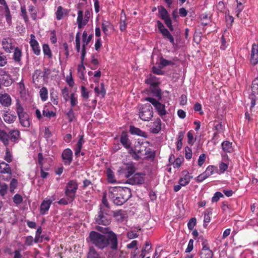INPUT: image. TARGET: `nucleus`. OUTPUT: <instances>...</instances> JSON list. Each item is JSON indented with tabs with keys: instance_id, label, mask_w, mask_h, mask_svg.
Listing matches in <instances>:
<instances>
[{
	"instance_id": "obj_34",
	"label": "nucleus",
	"mask_w": 258,
	"mask_h": 258,
	"mask_svg": "<svg viewBox=\"0 0 258 258\" xmlns=\"http://www.w3.org/2000/svg\"><path fill=\"white\" fill-rule=\"evenodd\" d=\"M40 96L42 101H45L48 98V91L46 87H42L39 91Z\"/></svg>"
},
{
	"instance_id": "obj_9",
	"label": "nucleus",
	"mask_w": 258,
	"mask_h": 258,
	"mask_svg": "<svg viewBox=\"0 0 258 258\" xmlns=\"http://www.w3.org/2000/svg\"><path fill=\"white\" fill-rule=\"evenodd\" d=\"M126 181V183L132 185L141 184L144 182V174L136 173L133 175L131 177Z\"/></svg>"
},
{
	"instance_id": "obj_48",
	"label": "nucleus",
	"mask_w": 258,
	"mask_h": 258,
	"mask_svg": "<svg viewBox=\"0 0 258 258\" xmlns=\"http://www.w3.org/2000/svg\"><path fill=\"white\" fill-rule=\"evenodd\" d=\"M43 115L50 118L52 116H54L55 115V113L52 111H50L46 108L43 110Z\"/></svg>"
},
{
	"instance_id": "obj_5",
	"label": "nucleus",
	"mask_w": 258,
	"mask_h": 258,
	"mask_svg": "<svg viewBox=\"0 0 258 258\" xmlns=\"http://www.w3.org/2000/svg\"><path fill=\"white\" fill-rule=\"evenodd\" d=\"M78 187V184L74 180H71L68 183L66 187L65 194L69 203L74 201Z\"/></svg>"
},
{
	"instance_id": "obj_11",
	"label": "nucleus",
	"mask_w": 258,
	"mask_h": 258,
	"mask_svg": "<svg viewBox=\"0 0 258 258\" xmlns=\"http://www.w3.org/2000/svg\"><path fill=\"white\" fill-rule=\"evenodd\" d=\"M30 44L31 46L33 52L37 55L40 53V49L37 41L35 39V36L34 34H31Z\"/></svg>"
},
{
	"instance_id": "obj_18",
	"label": "nucleus",
	"mask_w": 258,
	"mask_h": 258,
	"mask_svg": "<svg viewBox=\"0 0 258 258\" xmlns=\"http://www.w3.org/2000/svg\"><path fill=\"white\" fill-rule=\"evenodd\" d=\"M161 129V121L157 118L153 123V126L150 128V132L154 134H157Z\"/></svg>"
},
{
	"instance_id": "obj_61",
	"label": "nucleus",
	"mask_w": 258,
	"mask_h": 258,
	"mask_svg": "<svg viewBox=\"0 0 258 258\" xmlns=\"http://www.w3.org/2000/svg\"><path fill=\"white\" fill-rule=\"evenodd\" d=\"M185 158L187 159H190L192 156L191 150L188 147H186L185 148Z\"/></svg>"
},
{
	"instance_id": "obj_16",
	"label": "nucleus",
	"mask_w": 258,
	"mask_h": 258,
	"mask_svg": "<svg viewBox=\"0 0 258 258\" xmlns=\"http://www.w3.org/2000/svg\"><path fill=\"white\" fill-rule=\"evenodd\" d=\"M52 202L50 200H45L42 202L40 205V213L41 214L44 215L47 213L49 209Z\"/></svg>"
},
{
	"instance_id": "obj_52",
	"label": "nucleus",
	"mask_w": 258,
	"mask_h": 258,
	"mask_svg": "<svg viewBox=\"0 0 258 258\" xmlns=\"http://www.w3.org/2000/svg\"><path fill=\"white\" fill-rule=\"evenodd\" d=\"M160 64L163 67L170 66L173 64V62L171 61L168 60L163 57L160 58Z\"/></svg>"
},
{
	"instance_id": "obj_20",
	"label": "nucleus",
	"mask_w": 258,
	"mask_h": 258,
	"mask_svg": "<svg viewBox=\"0 0 258 258\" xmlns=\"http://www.w3.org/2000/svg\"><path fill=\"white\" fill-rule=\"evenodd\" d=\"M130 132L132 135H136L145 138H146L147 136L145 132L134 126H130Z\"/></svg>"
},
{
	"instance_id": "obj_25",
	"label": "nucleus",
	"mask_w": 258,
	"mask_h": 258,
	"mask_svg": "<svg viewBox=\"0 0 258 258\" xmlns=\"http://www.w3.org/2000/svg\"><path fill=\"white\" fill-rule=\"evenodd\" d=\"M222 147L224 152H231L233 151V147L232 146V143L229 141H224L222 144Z\"/></svg>"
},
{
	"instance_id": "obj_59",
	"label": "nucleus",
	"mask_w": 258,
	"mask_h": 258,
	"mask_svg": "<svg viewBox=\"0 0 258 258\" xmlns=\"http://www.w3.org/2000/svg\"><path fill=\"white\" fill-rule=\"evenodd\" d=\"M206 156L205 154H201L198 159V165L202 166L206 160Z\"/></svg>"
},
{
	"instance_id": "obj_6",
	"label": "nucleus",
	"mask_w": 258,
	"mask_h": 258,
	"mask_svg": "<svg viewBox=\"0 0 258 258\" xmlns=\"http://www.w3.org/2000/svg\"><path fill=\"white\" fill-rule=\"evenodd\" d=\"M153 108L150 104H145L141 108L139 112L140 118L144 121H149L153 117Z\"/></svg>"
},
{
	"instance_id": "obj_12",
	"label": "nucleus",
	"mask_w": 258,
	"mask_h": 258,
	"mask_svg": "<svg viewBox=\"0 0 258 258\" xmlns=\"http://www.w3.org/2000/svg\"><path fill=\"white\" fill-rule=\"evenodd\" d=\"M73 153L71 149H65L61 154L62 160L65 164L70 165L72 161Z\"/></svg>"
},
{
	"instance_id": "obj_57",
	"label": "nucleus",
	"mask_w": 258,
	"mask_h": 258,
	"mask_svg": "<svg viewBox=\"0 0 258 258\" xmlns=\"http://www.w3.org/2000/svg\"><path fill=\"white\" fill-rule=\"evenodd\" d=\"M196 219L195 218H192L187 224L188 228L189 230H192L196 225Z\"/></svg>"
},
{
	"instance_id": "obj_13",
	"label": "nucleus",
	"mask_w": 258,
	"mask_h": 258,
	"mask_svg": "<svg viewBox=\"0 0 258 258\" xmlns=\"http://www.w3.org/2000/svg\"><path fill=\"white\" fill-rule=\"evenodd\" d=\"M3 48L7 52H10L14 48V41L10 38H6L3 40Z\"/></svg>"
},
{
	"instance_id": "obj_35",
	"label": "nucleus",
	"mask_w": 258,
	"mask_h": 258,
	"mask_svg": "<svg viewBox=\"0 0 258 258\" xmlns=\"http://www.w3.org/2000/svg\"><path fill=\"white\" fill-rule=\"evenodd\" d=\"M8 190V186L5 183H2L0 185V195L4 197Z\"/></svg>"
},
{
	"instance_id": "obj_22",
	"label": "nucleus",
	"mask_w": 258,
	"mask_h": 258,
	"mask_svg": "<svg viewBox=\"0 0 258 258\" xmlns=\"http://www.w3.org/2000/svg\"><path fill=\"white\" fill-rule=\"evenodd\" d=\"M0 173H8L11 176L12 174V170L9 165L4 162L0 163Z\"/></svg>"
},
{
	"instance_id": "obj_53",
	"label": "nucleus",
	"mask_w": 258,
	"mask_h": 258,
	"mask_svg": "<svg viewBox=\"0 0 258 258\" xmlns=\"http://www.w3.org/2000/svg\"><path fill=\"white\" fill-rule=\"evenodd\" d=\"M62 95L66 101H67L69 98V90L67 88H64L61 90Z\"/></svg>"
},
{
	"instance_id": "obj_17",
	"label": "nucleus",
	"mask_w": 258,
	"mask_h": 258,
	"mask_svg": "<svg viewBox=\"0 0 258 258\" xmlns=\"http://www.w3.org/2000/svg\"><path fill=\"white\" fill-rule=\"evenodd\" d=\"M8 134L10 137L9 140L14 143L17 142L20 137V133L17 130H11L9 132Z\"/></svg>"
},
{
	"instance_id": "obj_28",
	"label": "nucleus",
	"mask_w": 258,
	"mask_h": 258,
	"mask_svg": "<svg viewBox=\"0 0 258 258\" xmlns=\"http://www.w3.org/2000/svg\"><path fill=\"white\" fill-rule=\"evenodd\" d=\"M87 258H100L99 254L94 247H89Z\"/></svg>"
},
{
	"instance_id": "obj_64",
	"label": "nucleus",
	"mask_w": 258,
	"mask_h": 258,
	"mask_svg": "<svg viewBox=\"0 0 258 258\" xmlns=\"http://www.w3.org/2000/svg\"><path fill=\"white\" fill-rule=\"evenodd\" d=\"M70 100H71V104L72 106H75L77 104V102H78L77 99L76 97H75V94L74 93L71 94Z\"/></svg>"
},
{
	"instance_id": "obj_43",
	"label": "nucleus",
	"mask_w": 258,
	"mask_h": 258,
	"mask_svg": "<svg viewBox=\"0 0 258 258\" xmlns=\"http://www.w3.org/2000/svg\"><path fill=\"white\" fill-rule=\"evenodd\" d=\"M107 180L110 183L116 182V180L114 179L113 172L110 170H108L107 171Z\"/></svg>"
},
{
	"instance_id": "obj_29",
	"label": "nucleus",
	"mask_w": 258,
	"mask_h": 258,
	"mask_svg": "<svg viewBox=\"0 0 258 258\" xmlns=\"http://www.w3.org/2000/svg\"><path fill=\"white\" fill-rule=\"evenodd\" d=\"M100 90L98 87H96L94 89V91L96 94L98 95H100L102 97H104L106 94V91L104 88V85L103 83L100 84Z\"/></svg>"
},
{
	"instance_id": "obj_26",
	"label": "nucleus",
	"mask_w": 258,
	"mask_h": 258,
	"mask_svg": "<svg viewBox=\"0 0 258 258\" xmlns=\"http://www.w3.org/2000/svg\"><path fill=\"white\" fill-rule=\"evenodd\" d=\"M251 94L255 97L258 95V79H255L252 82Z\"/></svg>"
},
{
	"instance_id": "obj_60",
	"label": "nucleus",
	"mask_w": 258,
	"mask_h": 258,
	"mask_svg": "<svg viewBox=\"0 0 258 258\" xmlns=\"http://www.w3.org/2000/svg\"><path fill=\"white\" fill-rule=\"evenodd\" d=\"M67 115L68 117L69 121L71 122L75 119V114L72 109H70V110L67 113Z\"/></svg>"
},
{
	"instance_id": "obj_56",
	"label": "nucleus",
	"mask_w": 258,
	"mask_h": 258,
	"mask_svg": "<svg viewBox=\"0 0 258 258\" xmlns=\"http://www.w3.org/2000/svg\"><path fill=\"white\" fill-rule=\"evenodd\" d=\"M251 55H258V45L253 43L252 45Z\"/></svg>"
},
{
	"instance_id": "obj_40",
	"label": "nucleus",
	"mask_w": 258,
	"mask_h": 258,
	"mask_svg": "<svg viewBox=\"0 0 258 258\" xmlns=\"http://www.w3.org/2000/svg\"><path fill=\"white\" fill-rule=\"evenodd\" d=\"M43 51L45 55H47L49 58L51 57L52 54L48 45L45 44L43 45Z\"/></svg>"
},
{
	"instance_id": "obj_58",
	"label": "nucleus",
	"mask_w": 258,
	"mask_h": 258,
	"mask_svg": "<svg viewBox=\"0 0 258 258\" xmlns=\"http://www.w3.org/2000/svg\"><path fill=\"white\" fill-rule=\"evenodd\" d=\"M250 62L253 66L257 64L258 63V55H250Z\"/></svg>"
},
{
	"instance_id": "obj_15",
	"label": "nucleus",
	"mask_w": 258,
	"mask_h": 258,
	"mask_svg": "<svg viewBox=\"0 0 258 258\" xmlns=\"http://www.w3.org/2000/svg\"><path fill=\"white\" fill-rule=\"evenodd\" d=\"M0 103L5 107L10 106L12 103L11 97L7 93L0 94Z\"/></svg>"
},
{
	"instance_id": "obj_10",
	"label": "nucleus",
	"mask_w": 258,
	"mask_h": 258,
	"mask_svg": "<svg viewBox=\"0 0 258 258\" xmlns=\"http://www.w3.org/2000/svg\"><path fill=\"white\" fill-rule=\"evenodd\" d=\"M202 245L203 248L201 252V257L202 258H213V252L209 249V247L208 246V242L206 240H203Z\"/></svg>"
},
{
	"instance_id": "obj_33",
	"label": "nucleus",
	"mask_w": 258,
	"mask_h": 258,
	"mask_svg": "<svg viewBox=\"0 0 258 258\" xmlns=\"http://www.w3.org/2000/svg\"><path fill=\"white\" fill-rule=\"evenodd\" d=\"M22 56L21 50L18 48L16 47L15 49V51L13 55V58L15 61L19 62L21 61Z\"/></svg>"
},
{
	"instance_id": "obj_4",
	"label": "nucleus",
	"mask_w": 258,
	"mask_h": 258,
	"mask_svg": "<svg viewBox=\"0 0 258 258\" xmlns=\"http://www.w3.org/2000/svg\"><path fill=\"white\" fill-rule=\"evenodd\" d=\"M110 211H106L104 209L100 208V211L95 217V221L98 224H102L106 226L111 222V215L109 214Z\"/></svg>"
},
{
	"instance_id": "obj_24",
	"label": "nucleus",
	"mask_w": 258,
	"mask_h": 258,
	"mask_svg": "<svg viewBox=\"0 0 258 258\" xmlns=\"http://www.w3.org/2000/svg\"><path fill=\"white\" fill-rule=\"evenodd\" d=\"M212 209H208L204 212V226L205 227H206L207 226L206 223H209L210 222L211 215H212Z\"/></svg>"
},
{
	"instance_id": "obj_47",
	"label": "nucleus",
	"mask_w": 258,
	"mask_h": 258,
	"mask_svg": "<svg viewBox=\"0 0 258 258\" xmlns=\"http://www.w3.org/2000/svg\"><path fill=\"white\" fill-rule=\"evenodd\" d=\"M23 201L22 197L19 194H16L13 197V202L16 205L20 204Z\"/></svg>"
},
{
	"instance_id": "obj_62",
	"label": "nucleus",
	"mask_w": 258,
	"mask_h": 258,
	"mask_svg": "<svg viewBox=\"0 0 258 258\" xmlns=\"http://www.w3.org/2000/svg\"><path fill=\"white\" fill-rule=\"evenodd\" d=\"M127 237L129 239H134L138 237V234L134 231H131L127 233Z\"/></svg>"
},
{
	"instance_id": "obj_38",
	"label": "nucleus",
	"mask_w": 258,
	"mask_h": 258,
	"mask_svg": "<svg viewBox=\"0 0 258 258\" xmlns=\"http://www.w3.org/2000/svg\"><path fill=\"white\" fill-rule=\"evenodd\" d=\"M5 16L6 18L7 22L10 24L11 22V16L10 15V11L9 9L8 5H5V7L4 8Z\"/></svg>"
},
{
	"instance_id": "obj_7",
	"label": "nucleus",
	"mask_w": 258,
	"mask_h": 258,
	"mask_svg": "<svg viewBox=\"0 0 258 258\" xmlns=\"http://www.w3.org/2000/svg\"><path fill=\"white\" fill-rule=\"evenodd\" d=\"M158 10L160 18L164 21L165 24L170 31H173V27L167 11L162 6H158Z\"/></svg>"
},
{
	"instance_id": "obj_49",
	"label": "nucleus",
	"mask_w": 258,
	"mask_h": 258,
	"mask_svg": "<svg viewBox=\"0 0 258 258\" xmlns=\"http://www.w3.org/2000/svg\"><path fill=\"white\" fill-rule=\"evenodd\" d=\"M63 13L62 12V8L61 6H59L57 8V11L56 12V17L57 20H61L63 17Z\"/></svg>"
},
{
	"instance_id": "obj_63",
	"label": "nucleus",
	"mask_w": 258,
	"mask_h": 258,
	"mask_svg": "<svg viewBox=\"0 0 258 258\" xmlns=\"http://www.w3.org/2000/svg\"><path fill=\"white\" fill-rule=\"evenodd\" d=\"M193 247L194 240L192 239H190L188 243L187 247L185 249V252H190L192 250Z\"/></svg>"
},
{
	"instance_id": "obj_1",
	"label": "nucleus",
	"mask_w": 258,
	"mask_h": 258,
	"mask_svg": "<svg viewBox=\"0 0 258 258\" xmlns=\"http://www.w3.org/2000/svg\"><path fill=\"white\" fill-rule=\"evenodd\" d=\"M96 229L103 233H107V235L92 231L90 232L88 240L89 242L100 249L109 246L112 250H115L118 247L117 237L115 233L109 231L108 227H96Z\"/></svg>"
},
{
	"instance_id": "obj_36",
	"label": "nucleus",
	"mask_w": 258,
	"mask_h": 258,
	"mask_svg": "<svg viewBox=\"0 0 258 258\" xmlns=\"http://www.w3.org/2000/svg\"><path fill=\"white\" fill-rule=\"evenodd\" d=\"M162 34L166 37L173 45L175 44L174 38L167 29L164 30Z\"/></svg>"
},
{
	"instance_id": "obj_44",
	"label": "nucleus",
	"mask_w": 258,
	"mask_h": 258,
	"mask_svg": "<svg viewBox=\"0 0 258 258\" xmlns=\"http://www.w3.org/2000/svg\"><path fill=\"white\" fill-rule=\"evenodd\" d=\"M110 27V24L107 21H104L102 24V29L104 33L108 34V29Z\"/></svg>"
},
{
	"instance_id": "obj_3",
	"label": "nucleus",
	"mask_w": 258,
	"mask_h": 258,
	"mask_svg": "<svg viewBox=\"0 0 258 258\" xmlns=\"http://www.w3.org/2000/svg\"><path fill=\"white\" fill-rule=\"evenodd\" d=\"M16 110L21 125L25 127H29L30 125L29 116L24 111V109L19 99L16 100Z\"/></svg>"
},
{
	"instance_id": "obj_2",
	"label": "nucleus",
	"mask_w": 258,
	"mask_h": 258,
	"mask_svg": "<svg viewBox=\"0 0 258 258\" xmlns=\"http://www.w3.org/2000/svg\"><path fill=\"white\" fill-rule=\"evenodd\" d=\"M132 196L131 189L126 187H110L108 197L116 205L120 206L127 201Z\"/></svg>"
},
{
	"instance_id": "obj_31",
	"label": "nucleus",
	"mask_w": 258,
	"mask_h": 258,
	"mask_svg": "<svg viewBox=\"0 0 258 258\" xmlns=\"http://www.w3.org/2000/svg\"><path fill=\"white\" fill-rule=\"evenodd\" d=\"M155 109L158 114L161 116L165 115L167 113V112L165 109V105L161 103L158 104V107H156Z\"/></svg>"
},
{
	"instance_id": "obj_46",
	"label": "nucleus",
	"mask_w": 258,
	"mask_h": 258,
	"mask_svg": "<svg viewBox=\"0 0 258 258\" xmlns=\"http://www.w3.org/2000/svg\"><path fill=\"white\" fill-rule=\"evenodd\" d=\"M223 195L219 192L217 191L215 193L214 196L212 198V202H217L219 201L220 198L223 197Z\"/></svg>"
},
{
	"instance_id": "obj_54",
	"label": "nucleus",
	"mask_w": 258,
	"mask_h": 258,
	"mask_svg": "<svg viewBox=\"0 0 258 258\" xmlns=\"http://www.w3.org/2000/svg\"><path fill=\"white\" fill-rule=\"evenodd\" d=\"M7 63L6 56L0 52V67H3Z\"/></svg>"
},
{
	"instance_id": "obj_27",
	"label": "nucleus",
	"mask_w": 258,
	"mask_h": 258,
	"mask_svg": "<svg viewBox=\"0 0 258 258\" xmlns=\"http://www.w3.org/2000/svg\"><path fill=\"white\" fill-rule=\"evenodd\" d=\"M4 121L8 123H12L16 119V116L11 114H4L3 116Z\"/></svg>"
},
{
	"instance_id": "obj_51",
	"label": "nucleus",
	"mask_w": 258,
	"mask_h": 258,
	"mask_svg": "<svg viewBox=\"0 0 258 258\" xmlns=\"http://www.w3.org/2000/svg\"><path fill=\"white\" fill-rule=\"evenodd\" d=\"M42 233V229L41 228V227H39L36 232V234H35V239H34V242L35 243H38L40 241V235Z\"/></svg>"
},
{
	"instance_id": "obj_50",
	"label": "nucleus",
	"mask_w": 258,
	"mask_h": 258,
	"mask_svg": "<svg viewBox=\"0 0 258 258\" xmlns=\"http://www.w3.org/2000/svg\"><path fill=\"white\" fill-rule=\"evenodd\" d=\"M209 176L210 175L208 174L207 172L205 171L197 177V181L198 182H202Z\"/></svg>"
},
{
	"instance_id": "obj_32",
	"label": "nucleus",
	"mask_w": 258,
	"mask_h": 258,
	"mask_svg": "<svg viewBox=\"0 0 258 258\" xmlns=\"http://www.w3.org/2000/svg\"><path fill=\"white\" fill-rule=\"evenodd\" d=\"M2 84L5 86L8 87L11 85L12 81L9 75L6 74L2 79Z\"/></svg>"
},
{
	"instance_id": "obj_8",
	"label": "nucleus",
	"mask_w": 258,
	"mask_h": 258,
	"mask_svg": "<svg viewBox=\"0 0 258 258\" xmlns=\"http://www.w3.org/2000/svg\"><path fill=\"white\" fill-rule=\"evenodd\" d=\"M90 12L87 11L85 12V15L83 19V13L81 10H79L78 13L77 23L78 27L81 28L83 26L86 25L89 21L90 18Z\"/></svg>"
},
{
	"instance_id": "obj_37",
	"label": "nucleus",
	"mask_w": 258,
	"mask_h": 258,
	"mask_svg": "<svg viewBox=\"0 0 258 258\" xmlns=\"http://www.w3.org/2000/svg\"><path fill=\"white\" fill-rule=\"evenodd\" d=\"M191 178H192V177L188 175H185L184 177L181 178L179 179V184L181 186H185L189 183Z\"/></svg>"
},
{
	"instance_id": "obj_45",
	"label": "nucleus",
	"mask_w": 258,
	"mask_h": 258,
	"mask_svg": "<svg viewBox=\"0 0 258 258\" xmlns=\"http://www.w3.org/2000/svg\"><path fill=\"white\" fill-rule=\"evenodd\" d=\"M4 159L8 162H11L12 161V155L8 148H7L6 150V155L5 156Z\"/></svg>"
},
{
	"instance_id": "obj_14",
	"label": "nucleus",
	"mask_w": 258,
	"mask_h": 258,
	"mask_svg": "<svg viewBox=\"0 0 258 258\" xmlns=\"http://www.w3.org/2000/svg\"><path fill=\"white\" fill-rule=\"evenodd\" d=\"M146 82L151 84L153 86L151 90L152 93L158 98V100H160L162 98L161 90L158 86H157L156 84L155 83H153L150 79H148L146 81Z\"/></svg>"
},
{
	"instance_id": "obj_39",
	"label": "nucleus",
	"mask_w": 258,
	"mask_h": 258,
	"mask_svg": "<svg viewBox=\"0 0 258 258\" xmlns=\"http://www.w3.org/2000/svg\"><path fill=\"white\" fill-rule=\"evenodd\" d=\"M100 208L104 209L106 211H110L109 210L110 207H109V204L107 202V200L106 199L105 197L104 196L102 199V204L100 205Z\"/></svg>"
},
{
	"instance_id": "obj_19",
	"label": "nucleus",
	"mask_w": 258,
	"mask_h": 258,
	"mask_svg": "<svg viewBox=\"0 0 258 258\" xmlns=\"http://www.w3.org/2000/svg\"><path fill=\"white\" fill-rule=\"evenodd\" d=\"M120 143L126 149L131 148V143L128 140L127 135L124 133L122 132L120 139Z\"/></svg>"
},
{
	"instance_id": "obj_41",
	"label": "nucleus",
	"mask_w": 258,
	"mask_h": 258,
	"mask_svg": "<svg viewBox=\"0 0 258 258\" xmlns=\"http://www.w3.org/2000/svg\"><path fill=\"white\" fill-rule=\"evenodd\" d=\"M145 100L150 102L155 108L158 107V105L160 102H159L156 99L152 98V97H146L145 98Z\"/></svg>"
},
{
	"instance_id": "obj_42",
	"label": "nucleus",
	"mask_w": 258,
	"mask_h": 258,
	"mask_svg": "<svg viewBox=\"0 0 258 258\" xmlns=\"http://www.w3.org/2000/svg\"><path fill=\"white\" fill-rule=\"evenodd\" d=\"M18 185L17 180L15 178H13L10 183V191L13 193L15 189L17 187Z\"/></svg>"
},
{
	"instance_id": "obj_23",
	"label": "nucleus",
	"mask_w": 258,
	"mask_h": 258,
	"mask_svg": "<svg viewBox=\"0 0 258 258\" xmlns=\"http://www.w3.org/2000/svg\"><path fill=\"white\" fill-rule=\"evenodd\" d=\"M125 170L127 171L125 173L124 176L126 178H129L135 172V167L133 164H127L126 165Z\"/></svg>"
},
{
	"instance_id": "obj_30",
	"label": "nucleus",
	"mask_w": 258,
	"mask_h": 258,
	"mask_svg": "<svg viewBox=\"0 0 258 258\" xmlns=\"http://www.w3.org/2000/svg\"><path fill=\"white\" fill-rule=\"evenodd\" d=\"M82 37L83 42L82 47L86 48V46H87L89 44V43L91 40L92 35H89V36H88V34L87 32L84 31L83 33Z\"/></svg>"
},
{
	"instance_id": "obj_21",
	"label": "nucleus",
	"mask_w": 258,
	"mask_h": 258,
	"mask_svg": "<svg viewBox=\"0 0 258 258\" xmlns=\"http://www.w3.org/2000/svg\"><path fill=\"white\" fill-rule=\"evenodd\" d=\"M9 135L4 130H0V141L7 146L9 143Z\"/></svg>"
},
{
	"instance_id": "obj_55",
	"label": "nucleus",
	"mask_w": 258,
	"mask_h": 258,
	"mask_svg": "<svg viewBox=\"0 0 258 258\" xmlns=\"http://www.w3.org/2000/svg\"><path fill=\"white\" fill-rule=\"evenodd\" d=\"M81 95L86 99L89 98V92L87 91L86 88L83 86H81Z\"/></svg>"
}]
</instances>
